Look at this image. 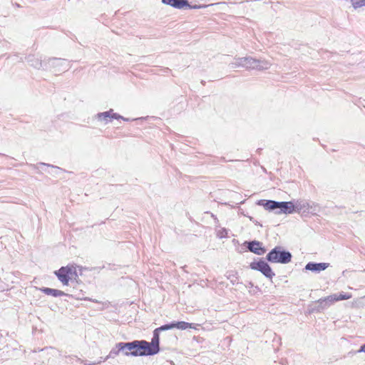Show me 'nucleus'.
Returning <instances> with one entry per match:
<instances>
[{
    "instance_id": "nucleus-1",
    "label": "nucleus",
    "mask_w": 365,
    "mask_h": 365,
    "mask_svg": "<svg viewBox=\"0 0 365 365\" xmlns=\"http://www.w3.org/2000/svg\"><path fill=\"white\" fill-rule=\"evenodd\" d=\"M266 259L271 263L287 264L292 259V254L282 250L281 247H275L267 255Z\"/></svg>"
},
{
    "instance_id": "nucleus-2",
    "label": "nucleus",
    "mask_w": 365,
    "mask_h": 365,
    "mask_svg": "<svg viewBox=\"0 0 365 365\" xmlns=\"http://www.w3.org/2000/svg\"><path fill=\"white\" fill-rule=\"evenodd\" d=\"M139 340H135L131 342H119L116 344L115 347L123 353L125 356H141Z\"/></svg>"
},
{
    "instance_id": "nucleus-3",
    "label": "nucleus",
    "mask_w": 365,
    "mask_h": 365,
    "mask_svg": "<svg viewBox=\"0 0 365 365\" xmlns=\"http://www.w3.org/2000/svg\"><path fill=\"white\" fill-rule=\"evenodd\" d=\"M54 273L63 285H68L70 279L73 275L77 276L76 268L74 265L62 267Z\"/></svg>"
},
{
    "instance_id": "nucleus-4",
    "label": "nucleus",
    "mask_w": 365,
    "mask_h": 365,
    "mask_svg": "<svg viewBox=\"0 0 365 365\" xmlns=\"http://www.w3.org/2000/svg\"><path fill=\"white\" fill-rule=\"evenodd\" d=\"M243 61H245V68L246 69H268L271 65L267 61L255 59L250 56L243 57Z\"/></svg>"
},
{
    "instance_id": "nucleus-5",
    "label": "nucleus",
    "mask_w": 365,
    "mask_h": 365,
    "mask_svg": "<svg viewBox=\"0 0 365 365\" xmlns=\"http://www.w3.org/2000/svg\"><path fill=\"white\" fill-rule=\"evenodd\" d=\"M250 268L254 270L259 271L266 277L272 279L275 274L272 272L270 266L265 261L260 259L258 262H253L250 264Z\"/></svg>"
},
{
    "instance_id": "nucleus-6",
    "label": "nucleus",
    "mask_w": 365,
    "mask_h": 365,
    "mask_svg": "<svg viewBox=\"0 0 365 365\" xmlns=\"http://www.w3.org/2000/svg\"><path fill=\"white\" fill-rule=\"evenodd\" d=\"M139 345L140 349L141 356H151L156 354L159 352L160 349H157L150 342L145 340H139Z\"/></svg>"
},
{
    "instance_id": "nucleus-7",
    "label": "nucleus",
    "mask_w": 365,
    "mask_h": 365,
    "mask_svg": "<svg viewBox=\"0 0 365 365\" xmlns=\"http://www.w3.org/2000/svg\"><path fill=\"white\" fill-rule=\"evenodd\" d=\"M164 4L169 5L175 9H181L185 6H187L190 9H197L200 6H191L187 0H162Z\"/></svg>"
},
{
    "instance_id": "nucleus-8",
    "label": "nucleus",
    "mask_w": 365,
    "mask_h": 365,
    "mask_svg": "<svg viewBox=\"0 0 365 365\" xmlns=\"http://www.w3.org/2000/svg\"><path fill=\"white\" fill-rule=\"evenodd\" d=\"M262 244L260 242L258 241H252L248 243V249L250 252L258 255H262L265 253L266 250L264 247H263Z\"/></svg>"
},
{
    "instance_id": "nucleus-9",
    "label": "nucleus",
    "mask_w": 365,
    "mask_h": 365,
    "mask_svg": "<svg viewBox=\"0 0 365 365\" xmlns=\"http://www.w3.org/2000/svg\"><path fill=\"white\" fill-rule=\"evenodd\" d=\"M329 266V263L325 262H320V263H316V262H309L306 264L305 269L307 270L315 272H319L321 271L325 270Z\"/></svg>"
},
{
    "instance_id": "nucleus-10",
    "label": "nucleus",
    "mask_w": 365,
    "mask_h": 365,
    "mask_svg": "<svg viewBox=\"0 0 365 365\" xmlns=\"http://www.w3.org/2000/svg\"><path fill=\"white\" fill-rule=\"evenodd\" d=\"M279 210L276 213L291 214L294 211V205L292 202H279Z\"/></svg>"
},
{
    "instance_id": "nucleus-11",
    "label": "nucleus",
    "mask_w": 365,
    "mask_h": 365,
    "mask_svg": "<svg viewBox=\"0 0 365 365\" xmlns=\"http://www.w3.org/2000/svg\"><path fill=\"white\" fill-rule=\"evenodd\" d=\"M98 117L100 120H107L108 118L123 119V120H126V121L128 120V118H125L123 116H121L117 113H113L112 109H110V110L106 111V112L98 113Z\"/></svg>"
},
{
    "instance_id": "nucleus-12",
    "label": "nucleus",
    "mask_w": 365,
    "mask_h": 365,
    "mask_svg": "<svg viewBox=\"0 0 365 365\" xmlns=\"http://www.w3.org/2000/svg\"><path fill=\"white\" fill-rule=\"evenodd\" d=\"M39 289L41 292H42L45 294L51 295L55 297L66 295V294L65 292H63V291L58 290V289H51V288H48V287H42V288H40Z\"/></svg>"
},
{
    "instance_id": "nucleus-13",
    "label": "nucleus",
    "mask_w": 365,
    "mask_h": 365,
    "mask_svg": "<svg viewBox=\"0 0 365 365\" xmlns=\"http://www.w3.org/2000/svg\"><path fill=\"white\" fill-rule=\"evenodd\" d=\"M259 204L262 205L266 210H279V202L274 200H261Z\"/></svg>"
},
{
    "instance_id": "nucleus-14",
    "label": "nucleus",
    "mask_w": 365,
    "mask_h": 365,
    "mask_svg": "<svg viewBox=\"0 0 365 365\" xmlns=\"http://www.w3.org/2000/svg\"><path fill=\"white\" fill-rule=\"evenodd\" d=\"M230 68H245V61L242 58H235L233 61L229 63Z\"/></svg>"
},
{
    "instance_id": "nucleus-15",
    "label": "nucleus",
    "mask_w": 365,
    "mask_h": 365,
    "mask_svg": "<svg viewBox=\"0 0 365 365\" xmlns=\"http://www.w3.org/2000/svg\"><path fill=\"white\" fill-rule=\"evenodd\" d=\"M28 62L30 63V65L36 68H41L42 67V62L41 61L36 58L34 56H29L28 57Z\"/></svg>"
},
{
    "instance_id": "nucleus-16",
    "label": "nucleus",
    "mask_w": 365,
    "mask_h": 365,
    "mask_svg": "<svg viewBox=\"0 0 365 365\" xmlns=\"http://www.w3.org/2000/svg\"><path fill=\"white\" fill-rule=\"evenodd\" d=\"M174 324H175V328L180 329V330H185L188 328L195 329L193 324H190V323L185 322H174Z\"/></svg>"
},
{
    "instance_id": "nucleus-17",
    "label": "nucleus",
    "mask_w": 365,
    "mask_h": 365,
    "mask_svg": "<svg viewBox=\"0 0 365 365\" xmlns=\"http://www.w3.org/2000/svg\"><path fill=\"white\" fill-rule=\"evenodd\" d=\"M159 331L158 329H155L153 331V336L150 341V343L155 346L157 349H160V336H159Z\"/></svg>"
},
{
    "instance_id": "nucleus-18",
    "label": "nucleus",
    "mask_w": 365,
    "mask_h": 365,
    "mask_svg": "<svg viewBox=\"0 0 365 365\" xmlns=\"http://www.w3.org/2000/svg\"><path fill=\"white\" fill-rule=\"evenodd\" d=\"M351 3L355 9L365 6V0H351Z\"/></svg>"
},
{
    "instance_id": "nucleus-19",
    "label": "nucleus",
    "mask_w": 365,
    "mask_h": 365,
    "mask_svg": "<svg viewBox=\"0 0 365 365\" xmlns=\"http://www.w3.org/2000/svg\"><path fill=\"white\" fill-rule=\"evenodd\" d=\"M317 304V307L316 308V310L318 312L329 307L328 304H326V300H324V299L318 300Z\"/></svg>"
},
{
    "instance_id": "nucleus-20",
    "label": "nucleus",
    "mask_w": 365,
    "mask_h": 365,
    "mask_svg": "<svg viewBox=\"0 0 365 365\" xmlns=\"http://www.w3.org/2000/svg\"><path fill=\"white\" fill-rule=\"evenodd\" d=\"M52 66H63V64H66L65 60L58 59V58H52L49 59L48 61Z\"/></svg>"
},
{
    "instance_id": "nucleus-21",
    "label": "nucleus",
    "mask_w": 365,
    "mask_h": 365,
    "mask_svg": "<svg viewBox=\"0 0 365 365\" xmlns=\"http://www.w3.org/2000/svg\"><path fill=\"white\" fill-rule=\"evenodd\" d=\"M175 328V324L174 322L171 323V324H165V325H163L158 329V330L159 331H166V330H169V329H174Z\"/></svg>"
},
{
    "instance_id": "nucleus-22",
    "label": "nucleus",
    "mask_w": 365,
    "mask_h": 365,
    "mask_svg": "<svg viewBox=\"0 0 365 365\" xmlns=\"http://www.w3.org/2000/svg\"><path fill=\"white\" fill-rule=\"evenodd\" d=\"M324 299L326 300V304H328V306L337 301L336 294L329 295L327 297L324 298Z\"/></svg>"
},
{
    "instance_id": "nucleus-23",
    "label": "nucleus",
    "mask_w": 365,
    "mask_h": 365,
    "mask_svg": "<svg viewBox=\"0 0 365 365\" xmlns=\"http://www.w3.org/2000/svg\"><path fill=\"white\" fill-rule=\"evenodd\" d=\"M336 297L337 299V301H340V300L349 299L351 297V295L349 294L341 293L339 294H336Z\"/></svg>"
},
{
    "instance_id": "nucleus-24",
    "label": "nucleus",
    "mask_w": 365,
    "mask_h": 365,
    "mask_svg": "<svg viewBox=\"0 0 365 365\" xmlns=\"http://www.w3.org/2000/svg\"><path fill=\"white\" fill-rule=\"evenodd\" d=\"M121 351V350H119V348H117V349H113L110 351L108 356H106L105 360H107L109 357H111L113 356H117L119 354V352Z\"/></svg>"
},
{
    "instance_id": "nucleus-25",
    "label": "nucleus",
    "mask_w": 365,
    "mask_h": 365,
    "mask_svg": "<svg viewBox=\"0 0 365 365\" xmlns=\"http://www.w3.org/2000/svg\"><path fill=\"white\" fill-rule=\"evenodd\" d=\"M227 235V232L225 229H221L218 231L217 236L220 238L226 237Z\"/></svg>"
},
{
    "instance_id": "nucleus-26",
    "label": "nucleus",
    "mask_w": 365,
    "mask_h": 365,
    "mask_svg": "<svg viewBox=\"0 0 365 365\" xmlns=\"http://www.w3.org/2000/svg\"><path fill=\"white\" fill-rule=\"evenodd\" d=\"M358 352H365V344L362 345Z\"/></svg>"
},
{
    "instance_id": "nucleus-27",
    "label": "nucleus",
    "mask_w": 365,
    "mask_h": 365,
    "mask_svg": "<svg viewBox=\"0 0 365 365\" xmlns=\"http://www.w3.org/2000/svg\"><path fill=\"white\" fill-rule=\"evenodd\" d=\"M41 165H46V166H48V167H52V168H56L59 169V168H58V167H54V166H53V165H49V164H46V163H41Z\"/></svg>"
},
{
    "instance_id": "nucleus-28",
    "label": "nucleus",
    "mask_w": 365,
    "mask_h": 365,
    "mask_svg": "<svg viewBox=\"0 0 365 365\" xmlns=\"http://www.w3.org/2000/svg\"><path fill=\"white\" fill-rule=\"evenodd\" d=\"M66 69V68H63V69H58L57 71H63Z\"/></svg>"
},
{
    "instance_id": "nucleus-29",
    "label": "nucleus",
    "mask_w": 365,
    "mask_h": 365,
    "mask_svg": "<svg viewBox=\"0 0 365 365\" xmlns=\"http://www.w3.org/2000/svg\"><path fill=\"white\" fill-rule=\"evenodd\" d=\"M100 362H101V361H98V362H97V363L93 362L92 364H99Z\"/></svg>"
}]
</instances>
